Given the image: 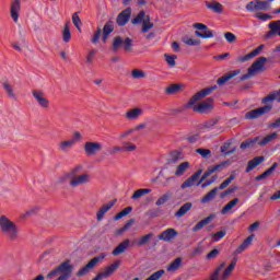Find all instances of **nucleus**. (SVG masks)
Instances as JSON below:
<instances>
[{
    "instance_id": "obj_1",
    "label": "nucleus",
    "mask_w": 280,
    "mask_h": 280,
    "mask_svg": "<svg viewBox=\"0 0 280 280\" xmlns=\"http://www.w3.org/2000/svg\"><path fill=\"white\" fill-rule=\"evenodd\" d=\"M82 172V164H79L70 168L67 173L62 174L57 178V185H69L71 189L82 187L83 185H89L91 183L92 176L88 172Z\"/></svg>"
},
{
    "instance_id": "obj_2",
    "label": "nucleus",
    "mask_w": 280,
    "mask_h": 280,
    "mask_svg": "<svg viewBox=\"0 0 280 280\" xmlns=\"http://www.w3.org/2000/svg\"><path fill=\"white\" fill-rule=\"evenodd\" d=\"M218 86H211V88H206L199 92H197L192 97L189 98V101L184 105V108L186 110H189V108H192L194 113H210V110H213V98L208 97L206 101H202L201 103L200 100L207 97V95H211L213 91H215Z\"/></svg>"
},
{
    "instance_id": "obj_3",
    "label": "nucleus",
    "mask_w": 280,
    "mask_h": 280,
    "mask_svg": "<svg viewBox=\"0 0 280 280\" xmlns=\"http://www.w3.org/2000/svg\"><path fill=\"white\" fill-rule=\"evenodd\" d=\"M0 233L8 242H19V225L5 214L0 215Z\"/></svg>"
},
{
    "instance_id": "obj_4",
    "label": "nucleus",
    "mask_w": 280,
    "mask_h": 280,
    "mask_svg": "<svg viewBox=\"0 0 280 280\" xmlns=\"http://www.w3.org/2000/svg\"><path fill=\"white\" fill-rule=\"evenodd\" d=\"M268 62V58L258 57L252 66L247 69V73L243 74L240 80L244 82V80H250V78H255L259 71H264L266 69V63Z\"/></svg>"
},
{
    "instance_id": "obj_5",
    "label": "nucleus",
    "mask_w": 280,
    "mask_h": 280,
    "mask_svg": "<svg viewBox=\"0 0 280 280\" xmlns=\"http://www.w3.org/2000/svg\"><path fill=\"white\" fill-rule=\"evenodd\" d=\"M82 139H83L82 133L80 131H74L72 135V138L63 139L58 142L59 152H62V154H67L71 152L75 143H80Z\"/></svg>"
},
{
    "instance_id": "obj_6",
    "label": "nucleus",
    "mask_w": 280,
    "mask_h": 280,
    "mask_svg": "<svg viewBox=\"0 0 280 280\" xmlns=\"http://www.w3.org/2000/svg\"><path fill=\"white\" fill-rule=\"evenodd\" d=\"M132 25H141V33L148 34L154 27V23L150 20V15H145V11H140L137 16L131 20Z\"/></svg>"
},
{
    "instance_id": "obj_7",
    "label": "nucleus",
    "mask_w": 280,
    "mask_h": 280,
    "mask_svg": "<svg viewBox=\"0 0 280 280\" xmlns=\"http://www.w3.org/2000/svg\"><path fill=\"white\" fill-rule=\"evenodd\" d=\"M272 1L275 0H252L245 5L247 12H268L272 9Z\"/></svg>"
},
{
    "instance_id": "obj_8",
    "label": "nucleus",
    "mask_w": 280,
    "mask_h": 280,
    "mask_svg": "<svg viewBox=\"0 0 280 280\" xmlns=\"http://www.w3.org/2000/svg\"><path fill=\"white\" fill-rule=\"evenodd\" d=\"M121 47H124L126 54H130V51H132V39L130 37H126L124 39L121 36L114 37L112 43V51L117 52L121 49Z\"/></svg>"
},
{
    "instance_id": "obj_9",
    "label": "nucleus",
    "mask_w": 280,
    "mask_h": 280,
    "mask_svg": "<svg viewBox=\"0 0 280 280\" xmlns=\"http://www.w3.org/2000/svg\"><path fill=\"white\" fill-rule=\"evenodd\" d=\"M32 96L34 97L36 104L39 106V108H43L44 110L49 109L50 102L47 97V94L45 91L40 89H33L32 90Z\"/></svg>"
},
{
    "instance_id": "obj_10",
    "label": "nucleus",
    "mask_w": 280,
    "mask_h": 280,
    "mask_svg": "<svg viewBox=\"0 0 280 280\" xmlns=\"http://www.w3.org/2000/svg\"><path fill=\"white\" fill-rule=\"evenodd\" d=\"M86 156H96L104 150V144L100 141H86L83 144Z\"/></svg>"
},
{
    "instance_id": "obj_11",
    "label": "nucleus",
    "mask_w": 280,
    "mask_h": 280,
    "mask_svg": "<svg viewBox=\"0 0 280 280\" xmlns=\"http://www.w3.org/2000/svg\"><path fill=\"white\" fill-rule=\"evenodd\" d=\"M106 258V254H101L100 256H96L92 258L84 267H82L78 272L77 277H84V275H89L100 261H103Z\"/></svg>"
},
{
    "instance_id": "obj_12",
    "label": "nucleus",
    "mask_w": 280,
    "mask_h": 280,
    "mask_svg": "<svg viewBox=\"0 0 280 280\" xmlns=\"http://www.w3.org/2000/svg\"><path fill=\"white\" fill-rule=\"evenodd\" d=\"M272 105H265L262 107L249 110L245 114V119H259V117L270 113Z\"/></svg>"
},
{
    "instance_id": "obj_13",
    "label": "nucleus",
    "mask_w": 280,
    "mask_h": 280,
    "mask_svg": "<svg viewBox=\"0 0 280 280\" xmlns=\"http://www.w3.org/2000/svg\"><path fill=\"white\" fill-rule=\"evenodd\" d=\"M121 266V260L114 261L110 266L106 267L103 271L97 273L93 280L108 279Z\"/></svg>"
},
{
    "instance_id": "obj_14",
    "label": "nucleus",
    "mask_w": 280,
    "mask_h": 280,
    "mask_svg": "<svg viewBox=\"0 0 280 280\" xmlns=\"http://www.w3.org/2000/svg\"><path fill=\"white\" fill-rule=\"evenodd\" d=\"M226 165H230L229 161H224L217 165L209 166L208 170L201 176V178L197 185H200V183H203V180H207V177L211 176V174H215V172H222V170H224V167H226Z\"/></svg>"
},
{
    "instance_id": "obj_15",
    "label": "nucleus",
    "mask_w": 280,
    "mask_h": 280,
    "mask_svg": "<svg viewBox=\"0 0 280 280\" xmlns=\"http://www.w3.org/2000/svg\"><path fill=\"white\" fill-rule=\"evenodd\" d=\"M2 89L9 100H13V102H16V100H19V94L16 93V90L14 89V84H12V82H10L9 80L3 81Z\"/></svg>"
},
{
    "instance_id": "obj_16",
    "label": "nucleus",
    "mask_w": 280,
    "mask_h": 280,
    "mask_svg": "<svg viewBox=\"0 0 280 280\" xmlns=\"http://www.w3.org/2000/svg\"><path fill=\"white\" fill-rule=\"evenodd\" d=\"M143 115V108L141 107H132L126 110L125 113V119L127 121H137L139 117Z\"/></svg>"
},
{
    "instance_id": "obj_17",
    "label": "nucleus",
    "mask_w": 280,
    "mask_h": 280,
    "mask_svg": "<svg viewBox=\"0 0 280 280\" xmlns=\"http://www.w3.org/2000/svg\"><path fill=\"white\" fill-rule=\"evenodd\" d=\"M117 202V199H114L112 201H108L107 203H104L96 212V220L97 222H102L104 220V215L108 213V210L115 207V203Z\"/></svg>"
},
{
    "instance_id": "obj_18",
    "label": "nucleus",
    "mask_w": 280,
    "mask_h": 280,
    "mask_svg": "<svg viewBox=\"0 0 280 280\" xmlns=\"http://www.w3.org/2000/svg\"><path fill=\"white\" fill-rule=\"evenodd\" d=\"M130 16H132V9L131 8L125 9L118 14L116 19L117 25H119L120 27H124V25H126L128 21H130Z\"/></svg>"
},
{
    "instance_id": "obj_19",
    "label": "nucleus",
    "mask_w": 280,
    "mask_h": 280,
    "mask_svg": "<svg viewBox=\"0 0 280 280\" xmlns=\"http://www.w3.org/2000/svg\"><path fill=\"white\" fill-rule=\"evenodd\" d=\"M11 19L14 23H19V14H21V0H12L10 5Z\"/></svg>"
},
{
    "instance_id": "obj_20",
    "label": "nucleus",
    "mask_w": 280,
    "mask_h": 280,
    "mask_svg": "<svg viewBox=\"0 0 280 280\" xmlns=\"http://www.w3.org/2000/svg\"><path fill=\"white\" fill-rule=\"evenodd\" d=\"M176 237H178V231H176L174 228H170L159 235V240L162 242H172V240Z\"/></svg>"
},
{
    "instance_id": "obj_21",
    "label": "nucleus",
    "mask_w": 280,
    "mask_h": 280,
    "mask_svg": "<svg viewBox=\"0 0 280 280\" xmlns=\"http://www.w3.org/2000/svg\"><path fill=\"white\" fill-rule=\"evenodd\" d=\"M268 27H269V32L266 33L265 35V38L267 39H270L272 38L273 36H279V32H280V20L278 21H271L269 24H268Z\"/></svg>"
},
{
    "instance_id": "obj_22",
    "label": "nucleus",
    "mask_w": 280,
    "mask_h": 280,
    "mask_svg": "<svg viewBox=\"0 0 280 280\" xmlns=\"http://www.w3.org/2000/svg\"><path fill=\"white\" fill-rule=\"evenodd\" d=\"M202 174V170L197 171L195 174H192L190 177H188L182 185L180 189H187L189 187H194L196 185V182H198V178H200V175Z\"/></svg>"
},
{
    "instance_id": "obj_23",
    "label": "nucleus",
    "mask_w": 280,
    "mask_h": 280,
    "mask_svg": "<svg viewBox=\"0 0 280 280\" xmlns=\"http://www.w3.org/2000/svg\"><path fill=\"white\" fill-rule=\"evenodd\" d=\"M240 73H242L241 69L231 70L230 72L225 73L223 77L219 78L217 80V84H219V86H222V84H226L229 80H232V78H235V75H240Z\"/></svg>"
},
{
    "instance_id": "obj_24",
    "label": "nucleus",
    "mask_w": 280,
    "mask_h": 280,
    "mask_svg": "<svg viewBox=\"0 0 280 280\" xmlns=\"http://www.w3.org/2000/svg\"><path fill=\"white\" fill-rule=\"evenodd\" d=\"M205 3L206 8H208V10H211L212 12H215V14H222V12H224V5L215 0L206 1Z\"/></svg>"
},
{
    "instance_id": "obj_25",
    "label": "nucleus",
    "mask_w": 280,
    "mask_h": 280,
    "mask_svg": "<svg viewBox=\"0 0 280 280\" xmlns=\"http://www.w3.org/2000/svg\"><path fill=\"white\" fill-rule=\"evenodd\" d=\"M185 91V84L183 83H173L165 88L166 95H176V93H180Z\"/></svg>"
},
{
    "instance_id": "obj_26",
    "label": "nucleus",
    "mask_w": 280,
    "mask_h": 280,
    "mask_svg": "<svg viewBox=\"0 0 280 280\" xmlns=\"http://www.w3.org/2000/svg\"><path fill=\"white\" fill-rule=\"evenodd\" d=\"M253 240H255V234L249 235L244 242L234 250V255H242L250 244H253Z\"/></svg>"
},
{
    "instance_id": "obj_27",
    "label": "nucleus",
    "mask_w": 280,
    "mask_h": 280,
    "mask_svg": "<svg viewBox=\"0 0 280 280\" xmlns=\"http://www.w3.org/2000/svg\"><path fill=\"white\" fill-rule=\"evenodd\" d=\"M130 246V240L126 238L125 241H122L113 252L112 255H114V257H117L118 255H122V253H126V250H128Z\"/></svg>"
},
{
    "instance_id": "obj_28",
    "label": "nucleus",
    "mask_w": 280,
    "mask_h": 280,
    "mask_svg": "<svg viewBox=\"0 0 280 280\" xmlns=\"http://www.w3.org/2000/svg\"><path fill=\"white\" fill-rule=\"evenodd\" d=\"M214 218H215V215L210 214V215L207 217L206 219H202L201 221H199V222L192 228L194 233H198V231H201V229H205V226H207V224H211V222L213 221Z\"/></svg>"
},
{
    "instance_id": "obj_29",
    "label": "nucleus",
    "mask_w": 280,
    "mask_h": 280,
    "mask_svg": "<svg viewBox=\"0 0 280 280\" xmlns=\"http://www.w3.org/2000/svg\"><path fill=\"white\" fill-rule=\"evenodd\" d=\"M178 161H183V153L180 151H172L167 160V165H177Z\"/></svg>"
},
{
    "instance_id": "obj_30",
    "label": "nucleus",
    "mask_w": 280,
    "mask_h": 280,
    "mask_svg": "<svg viewBox=\"0 0 280 280\" xmlns=\"http://www.w3.org/2000/svg\"><path fill=\"white\" fill-rule=\"evenodd\" d=\"M71 22H66L61 31L63 43H71Z\"/></svg>"
},
{
    "instance_id": "obj_31",
    "label": "nucleus",
    "mask_w": 280,
    "mask_h": 280,
    "mask_svg": "<svg viewBox=\"0 0 280 280\" xmlns=\"http://www.w3.org/2000/svg\"><path fill=\"white\" fill-rule=\"evenodd\" d=\"M265 161V158L264 156H256L254 158L253 160H250L248 163H247V167L245 170V172H253V170L255 167H257V165H261V163H264Z\"/></svg>"
},
{
    "instance_id": "obj_32",
    "label": "nucleus",
    "mask_w": 280,
    "mask_h": 280,
    "mask_svg": "<svg viewBox=\"0 0 280 280\" xmlns=\"http://www.w3.org/2000/svg\"><path fill=\"white\" fill-rule=\"evenodd\" d=\"M235 266H237V257L233 258L232 262L223 271V275L220 280L229 279V277H231V272H233V270H235Z\"/></svg>"
},
{
    "instance_id": "obj_33",
    "label": "nucleus",
    "mask_w": 280,
    "mask_h": 280,
    "mask_svg": "<svg viewBox=\"0 0 280 280\" xmlns=\"http://www.w3.org/2000/svg\"><path fill=\"white\" fill-rule=\"evenodd\" d=\"M180 266H183V258L177 257L166 267V270L167 272H176L180 269Z\"/></svg>"
},
{
    "instance_id": "obj_34",
    "label": "nucleus",
    "mask_w": 280,
    "mask_h": 280,
    "mask_svg": "<svg viewBox=\"0 0 280 280\" xmlns=\"http://www.w3.org/2000/svg\"><path fill=\"white\" fill-rule=\"evenodd\" d=\"M194 207V203L186 202L184 203L178 211L175 212V218H183V215H186L188 211H191V208Z\"/></svg>"
},
{
    "instance_id": "obj_35",
    "label": "nucleus",
    "mask_w": 280,
    "mask_h": 280,
    "mask_svg": "<svg viewBox=\"0 0 280 280\" xmlns=\"http://www.w3.org/2000/svg\"><path fill=\"white\" fill-rule=\"evenodd\" d=\"M278 163H273L267 171H265L262 174L257 175L256 176V180H264L266 178H268V176H270L272 174V172H275V170H277L278 167Z\"/></svg>"
},
{
    "instance_id": "obj_36",
    "label": "nucleus",
    "mask_w": 280,
    "mask_h": 280,
    "mask_svg": "<svg viewBox=\"0 0 280 280\" xmlns=\"http://www.w3.org/2000/svg\"><path fill=\"white\" fill-rule=\"evenodd\" d=\"M189 170V162H183L176 166L175 176H185V172Z\"/></svg>"
},
{
    "instance_id": "obj_37",
    "label": "nucleus",
    "mask_w": 280,
    "mask_h": 280,
    "mask_svg": "<svg viewBox=\"0 0 280 280\" xmlns=\"http://www.w3.org/2000/svg\"><path fill=\"white\" fill-rule=\"evenodd\" d=\"M148 194H152V189H150V188H140V189L136 190L132 194L131 200H139V198H142V196H145Z\"/></svg>"
},
{
    "instance_id": "obj_38",
    "label": "nucleus",
    "mask_w": 280,
    "mask_h": 280,
    "mask_svg": "<svg viewBox=\"0 0 280 280\" xmlns=\"http://www.w3.org/2000/svg\"><path fill=\"white\" fill-rule=\"evenodd\" d=\"M152 237H154V233L145 234L141 236L138 242H136V245L139 247L145 246V244H150V242L152 241Z\"/></svg>"
},
{
    "instance_id": "obj_39",
    "label": "nucleus",
    "mask_w": 280,
    "mask_h": 280,
    "mask_svg": "<svg viewBox=\"0 0 280 280\" xmlns=\"http://www.w3.org/2000/svg\"><path fill=\"white\" fill-rule=\"evenodd\" d=\"M279 137L278 132H272L267 135L265 138H262L258 144L260 145H268V143H271V141H275V139H277Z\"/></svg>"
},
{
    "instance_id": "obj_40",
    "label": "nucleus",
    "mask_w": 280,
    "mask_h": 280,
    "mask_svg": "<svg viewBox=\"0 0 280 280\" xmlns=\"http://www.w3.org/2000/svg\"><path fill=\"white\" fill-rule=\"evenodd\" d=\"M218 187L213 188L212 190H210L206 196H203L201 198V202L202 203H207V202H211V200H213V198H215V196H218Z\"/></svg>"
},
{
    "instance_id": "obj_41",
    "label": "nucleus",
    "mask_w": 280,
    "mask_h": 280,
    "mask_svg": "<svg viewBox=\"0 0 280 280\" xmlns=\"http://www.w3.org/2000/svg\"><path fill=\"white\" fill-rule=\"evenodd\" d=\"M238 202L240 198H234L229 203H226L221 210L222 215H226V213L231 211V209H233V207H235Z\"/></svg>"
},
{
    "instance_id": "obj_42",
    "label": "nucleus",
    "mask_w": 280,
    "mask_h": 280,
    "mask_svg": "<svg viewBox=\"0 0 280 280\" xmlns=\"http://www.w3.org/2000/svg\"><path fill=\"white\" fill-rule=\"evenodd\" d=\"M259 140V138H254V139H247L245 141H243L241 143V150H246L248 148H253V145H255V143H257V141Z\"/></svg>"
},
{
    "instance_id": "obj_43",
    "label": "nucleus",
    "mask_w": 280,
    "mask_h": 280,
    "mask_svg": "<svg viewBox=\"0 0 280 280\" xmlns=\"http://www.w3.org/2000/svg\"><path fill=\"white\" fill-rule=\"evenodd\" d=\"M183 43L189 47H198L202 42L200 39H194L191 37H184Z\"/></svg>"
},
{
    "instance_id": "obj_44",
    "label": "nucleus",
    "mask_w": 280,
    "mask_h": 280,
    "mask_svg": "<svg viewBox=\"0 0 280 280\" xmlns=\"http://www.w3.org/2000/svg\"><path fill=\"white\" fill-rule=\"evenodd\" d=\"M137 150V144L130 141L122 142V152H135Z\"/></svg>"
},
{
    "instance_id": "obj_45",
    "label": "nucleus",
    "mask_w": 280,
    "mask_h": 280,
    "mask_svg": "<svg viewBox=\"0 0 280 280\" xmlns=\"http://www.w3.org/2000/svg\"><path fill=\"white\" fill-rule=\"evenodd\" d=\"M114 31L115 24L113 23V21H108L103 27V34H106L107 36H110V34H113Z\"/></svg>"
},
{
    "instance_id": "obj_46",
    "label": "nucleus",
    "mask_w": 280,
    "mask_h": 280,
    "mask_svg": "<svg viewBox=\"0 0 280 280\" xmlns=\"http://www.w3.org/2000/svg\"><path fill=\"white\" fill-rule=\"evenodd\" d=\"M164 58H165V61L167 62L168 67H176V60H177L178 56L164 54Z\"/></svg>"
},
{
    "instance_id": "obj_47",
    "label": "nucleus",
    "mask_w": 280,
    "mask_h": 280,
    "mask_svg": "<svg viewBox=\"0 0 280 280\" xmlns=\"http://www.w3.org/2000/svg\"><path fill=\"white\" fill-rule=\"evenodd\" d=\"M129 213H132V207H127L122 209L119 213H117L114 217V220H121V218H126V215H129Z\"/></svg>"
},
{
    "instance_id": "obj_48",
    "label": "nucleus",
    "mask_w": 280,
    "mask_h": 280,
    "mask_svg": "<svg viewBox=\"0 0 280 280\" xmlns=\"http://www.w3.org/2000/svg\"><path fill=\"white\" fill-rule=\"evenodd\" d=\"M131 78H133V80H141V79L145 78V71H143L141 69H133L131 71Z\"/></svg>"
},
{
    "instance_id": "obj_49",
    "label": "nucleus",
    "mask_w": 280,
    "mask_h": 280,
    "mask_svg": "<svg viewBox=\"0 0 280 280\" xmlns=\"http://www.w3.org/2000/svg\"><path fill=\"white\" fill-rule=\"evenodd\" d=\"M230 148H231V142H226L224 143V145L221 147V152L225 154V156H229V154H234L236 149L235 148L230 149Z\"/></svg>"
},
{
    "instance_id": "obj_50",
    "label": "nucleus",
    "mask_w": 280,
    "mask_h": 280,
    "mask_svg": "<svg viewBox=\"0 0 280 280\" xmlns=\"http://www.w3.org/2000/svg\"><path fill=\"white\" fill-rule=\"evenodd\" d=\"M195 36H198L199 38H213V31H206V33L196 31Z\"/></svg>"
},
{
    "instance_id": "obj_51",
    "label": "nucleus",
    "mask_w": 280,
    "mask_h": 280,
    "mask_svg": "<svg viewBox=\"0 0 280 280\" xmlns=\"http://www.w3.org/2000/svg\"><path fill=\"white\" fill-rule=\"evenodd\" d=\"M72 23L77 27V30H80L82 25V20L80 19V15L78 12L72 14Z\"/></svg>"
},
{
    "instance_id": "obj_52",
    "label": "nucleus",
    "mask_w": 280,
    "mask_h": 280,
    "mask_svg": "<svg viewBox=\"0 0 280 280\" xmlns=\"http://www.w3.org/2000/svg\"><path fill=\"white\" fill-rule=\"evenodd\" d=\"M132 132H135V129H133V128H129V129H127V130H125V131H121V132L119 133V136H118V139H119L120 141H124L125 139H128V137H129L130 135H132Z\"/></svg>"
},
{
    "instance_id": "obj_53",
    "label": "nucleus",
    "mask_w": 280,
    "mask_h": 280,
    "mask_svg": "<svg viewBox=\"0 0 280 280\" xmlns=\"http://www.w3.org/2000/svg\"><path fill=\"white\" fill-rule=\"evenodd\" d=\"M170 200V192H166L162 195L155 202L156 207H161L162 205H165Z\"/></svg>"
},
{
    "instance_id": "obj_54",
    "label": "nucleus",
    "mask_w": 280,
    "mask_h": 280,
    "mask_svg": "<svg viewBox=\"0 0 280 280\" xmlns=\"http://www.w3.org/2000/svg\"><path fill=\"white\" fill-rule=\"evenodd\" d=\"M235 178V174H231L229 178H226L220 186L219 189H226V187L233 183V179Z\"/></svg>"
},
{
    "instance_id": "obj_55",
    "label": "nucleus",
    "mask_w": 280,
    "mask_h": 280,
    "mask_svg": "<svg viewBox=\"0 0 280 280\" xmlns=\"http://www.w3.org/2000/svg\"><path fill=\"white\" fill-rule=\"evenodd\" d=\"M256 19H259V21H270L272 19V15L267 13H261L259 11H256Z\"/></svg>"
},
{
    "instance_id": "obj_56",
    "label": "nucleus",
    "mask_w": 280,
    "mask_h": 280,
    "mask_svg": "<svg viewBox=\"0 0 280 280\" xmlns=\"http://www.w3.org/2000/svg\"><path fill=\"white\" fill-rule=\"evenodd\" d=\"M196 152L197 154H200L202 159H209V156H211V150L209 149H197Z\"/></svg>"
},
{
    "instance_id": "obj_57",
    "label": "nucleus",
    "mask_w": 280,
    "mask_h": 280,
    "mask_svg": "<svg viewBox=\"0 0 280 280\" xmlns=\"http://www.w3.org/2000/svg\"><path fill=\"white\" fill-rule=\"evenodd\" d=\"M203 250L205 248L202 247V245H198L191 250L190 257H198V255H202Z\"/></svg>"
},
{
    "instance_id": "obj_58",
    "label": "nucleus",
    "mask_w": 280,
    "mask_h": 280,
    "mask_svg": "<svg viewBox=\"0 0 280 280\" xmlns=\"http://www.w3.org/2000/svg\"><path fill=\"white\" fill-rule=\"evenodd\" d=\"M102 36V28H97L96 32L94 33V35L92 36L91 42L93 43V45H97V43H100V37Z\"/></svg>"
},
{
    "instance_id": "obj_59",
    "label": "nucleus",
    "mask_w": 280,
    "mask_h": 280,
    "mask_svg": "<svg viewBox=\"0 0 280 280\" xmlns=\"http://www.w3.org/2000/svg\"><path fill=\"white\" fill-rule=\"evenodd\" d=\"M215 124H218V118H212L210 120L205 121L201 126L202 128L209 129V128H213Z\"/></svg>"
},
{
    "instance_id": "obj_60",
    "label": "nucleus",
    "mask_w": 280,
    "mask_h": 280,
    "mask_svg": "<svg viewBox=\"0 0 280 280\" xmlns=\"http://www.w3.org/2000/svg\"><path fill=\"white\" fill-rule=\"evenodd\" d=\"M192 27H194V30H201V31H203L205 33L211 32V30H209V26H207V25L203 24V23H195V24H192Z\"/></svg>"
},
{
    "instance_id": "obj_61",
    "label": "nucleus",
    "mask_w": 280,
    "mask_h": 280,
    "mask_svg": "<svg viewBox=\"0 0 280 280\" xmlns=\"http://www.w3.org/2000/svg\"><path fill=\"white\" fill-rule=\"evenodd\" d=\"M224 235H226V231H219V232L212 234V240H213V242H220L222 240V237H224Z\"/></svg>"
},
{
    "instance_id": "obj_62",
    "label": "nucleus",
    "mask_w": 280,
    "mask_h": 280,
    "mask_svg": "<svg viewBox=\"0 0 280 280\" xmlns=\"http://www.w3.org/2000/svg\"><path fill=\"white\" fill-rule=\"evenodd\" d=\"M224 38L228 40V43H235V40H237V36L231 32L224 33Z\"/></svg>"
},
{
    "instance_id": "obj_63",
    "label": "nucleus",
    "mask_w": 280,
    "mask_h": 280,
    "mask_svg": "<svg viewBox=\"0 0 280 280\" xmlns=\"http://www.w3.org/2000/svg\"><path fill=\"white\" fill-rule=\"evenodd\" d=\"M97 54V50L92 49L86 56V63L88 65H93V58H95V55Z\"/></svg>"
},
{
    "instance_id": "obj_64",
    "label": "nucleus",
    "mask_w": 280,
    "mask_h": 280,
    "mask_svg": "<svg viewBox=\"0 0 280 280\" xmlns=\"http://www.w3.org/2000/svg\"><path fill=\"white\" fill-rule=\"evenodd\" d=\"M276 96H275V92H272L271 94L265 96L261 101L262 104H268V102H275Z\"/></svg>"
}]
</instances>
